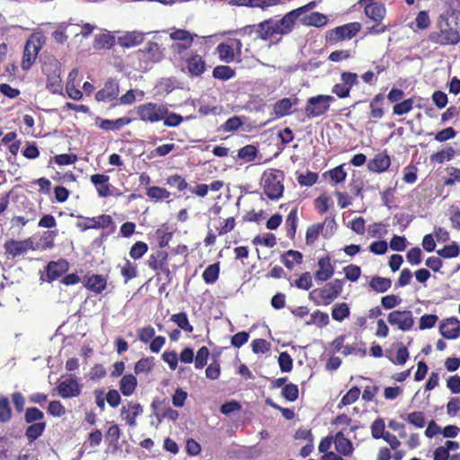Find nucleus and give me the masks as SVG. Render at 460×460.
<instances>
[{
  "label": "nucleus",
  "mask_w": 460,
  "mask_h": 460,
  "mask_svg": "<svg viewBox=\"0 0 460 460\" xmlns=\"http://www.w3.org/2000/svg\"><path fill=\"white\" fill-rule=\"evenodd\" d=\"M179 60L183 63L182 70L187 71L191 76H200L206 70L204 58L196 52L191 51Z\"/></svg>",
  "instance_id": "6e6552de"
},
{
  "label": "nucleus",
  "mask_w": 460,
  "mask_h": 460,
  "mask_svg": "<svg viewBox=\"0 0 460 460\" xmlns=\"http://www.w3.org/2000/svg\"><path fill=\"white\" fill-rule=\"evenodd\" d=\"M67 270V263L65 261H50L47 268V276L49 279H58Z\"/></svg>",
  "instance_id": "cd10ccee"
},
{
  "label": "nucleus",
  "mask_w": 460,
  "mask_h": 460,
  "mask_svg": "<svg viewBox=\"0 0 460 460\" xmlns=\"http://www.w3.org/2000/svg\"><path fill=\"white\" fill-rule=\"evenodd\" d=\"M438 317L436 314H424L420 319L419 328L420 330L430 329L435 326Z\"/></svg>",
  "instance_id": "338daca9"
},
{
  "label": "nucleus",
  "mask_w": 460,
  "mask_h": 460,
  "mask_svg": "<svg viewBox=\"0 0 460 460\" xmlns=\"http://www.w3.org/2000/svg\"><path fill=\"white\" fill-rule=\"evenodd\" d=\"M405 420L417 428H423L425 426V416L422 411H413L407 414Z\"/></svg>",
  "instance_id": "864d4df0"
},
{
  "label": "nucleus",
  "mask_w": 460,
  "mask_h": 460,
  "mask_svg": "<svg viewBox=\"0 0 460 460\" xmlns=\"http://www.w3.org/2000/svg\"><path fill=\"white\" fill-rule=\"evenodd\" d=\"M143 412L142 406L137 402H128L120 410V416L130 427H136V418Z\"/></svg>",
  "instance_id": "4468645a"
},
{
  "label": "nucleus",
  "mask_w": 460,
  "mask_h": 460,
  "mask_svg": "<svg viewBox=\"0 0 460 460\" xmlns=\"http://www.w3.org/2000/svg\"><path fill=\"white\" fill-rule=\"evenodd\" d=\"M153 365H154L153 358H141L136 363L135 373L137 375L147 374L152 369Z\"/></svg>",
  "instance_id": "8fccbe9b"
},
{
  "label": "nucleus",
  "mask_w": 460,
  "mask_h": 460,
  "mask_svg": "<svg viewBox=\"0 0 460 460\" xmlns=\"http://www.w3.org/2000/svg\"><path fill=\"white\" fill-rule=\"evenodd\" d=\"M167 253L164 251H157L152 253L147 260V265L153 270H160L164 264H166Z\"/></svg>",
  "instance_id": "7c9ffc66"
},
{
  "label": "nucleus",
  "mask_w": 460,
  "mask_h": 460,
  "mask_svg": "<svg viewBox=\"0 0 460 460\" xmlns=\"http://www.w3.org/2000/svg\"><path fill=\"white\" fill-rule=\"evenodd\" d=\"M44 418L43 412L36 407L28 408L25 411L24 420L27 423L41 420Z\"/></svg>",
  "instance_id": "052dcab7"
},
{
  "label": "nucleus",
  "mask_w": 460,
  "mask_h": 460,
  "mask_svg": "<svg viewBox=\"0 0 460 460\" xmlns=\"http://www.w3.org/2000/svg\"><path fill=\"white\" fill-rule=\"evenodd\" d=\"M132 121L131 119L128 117H121L115 120L111 119H102L100 123L98 124V127L100 128L105 129V130H119L124 126L129 124Z\"/></svg>",
  "instance_id": "a878e982"
},
{
  "label": "nucleus",
  "mask_w": 460,
  "mask_h": 460,
  "mask_svg": "<svg viewBox=\"0 0 460 460\" xmlns=\"http://www.w3.org/2000/svg\"><path fill=\"white\" fill-rule=\"evenodd\" d=\"M341 83L336 84L332 92L340 98H346L349 95L350 88L358 84V75L352 72H343L341 75Z\"/></svg>",
  "instance_id": "f8f14e48"
},
{
  "label": "nucleus",
  "mask_w": 460,
  "mask_h": 460,
  "mask_svg": "<svg viewBox=\"0 0 460 460\" xmlns=\"http://www.w3.org/2000/svg\"><path fill=\"white\" fill-rule=\"evenodd\" d=\"M108 181L109 176L104 174H93L91 176V181L96 186L99 196L107 197L111 194Z\"/></svg>",
  "instance_id": "bb28decb"
},
{
  "label": "nucleus",
  "mask_w": 460,
  "mask_h": 460,
  "mask_svg": "<svg viewBox=\"0 0 460 460\" xmlns=\"http://www.w3.org/2000/svg\"><path fill=\"white\" fill-rule=\"evenodd\" d=\"M196 34H191L186 30L177 29L170 33V39L175 41L171 46L174 58L180 59L188 55L191 51H188L193 43Z\"/></svg>",
  "instance_id": "f03ea898"
},
{
  "label": "nucleus",
  "mask_w": 460,
  "mask_h": 460,
  "mask_svg": "<svg viewBox=\"0 0 460 460\" xmlns=\"http://www.w3.org/2000/svg\"><path fill=\"white\" fill-rule=\"evenodd\" d=\"M303 8L295 9L288 13L283 18L278 21L272 19L271 25L273 26L275 35H286L289 33L295 24L296 20L302 14Z\"/></svg>",
  "instance_id": "1a4fd4ad"
},
{
  "label": "nucleus",
  "mask_w": 460,
  "mask_h": 460,
  "mask_svg": "<svg viewBox=\"0 0 460 460\" xmlns=\"http://www.w3.org/2000/svg\"><path fill=\"white\" fill-rule=\"evenodd\" d=\"M142 51L149 54L151 59L155 62L159 61L163 57L160 46L156 42H148Z\"/></svg>",
  "instance_id": "49530a36"
},
{
  "label": "nucleus",
  "mask_w": 460,
  "mask_h": 460,
  "mask_svg": "<svg viewBox=\"0 0 460 460\" xmlns=\"http://www.w3.org/2000/svg\"><path fill=\"white\" fill-rule=\"evenodd\" d=\"M45 422H37L30 425L25 431V435L29 441L32 442L35 439H37L40 436H41V434L45 430Z\"/></svg>",
  "instance_id": "c9c22d12"
},
{
  "label": "nucleus",
  "mask_w": 460,
  "mask_h": 460,
  "mask_svg": "<svg viewBox=\"0 0 460 460\" xmlns=\"http://www.w3.org/2000/svg\"><path fill=\"white\" fill-rule=\"evenodd\" d=\"M252 349L253 353H266L270 349V344L263 339H256L252 343Z\"/></svg>",
  "instance_id": "774afa93"
},
{
  "label": "nucleus",
  "mask_w": 460,
  "mask_h": 460,
  "mask_svg": "<svg viewBox=\"0 0 460 460\" xmlns=\"http://www.w3.org/2000/svg\"><path fill=\"white\" fill-rule=\"evenodd\" d=\"M369 286L378 293H385L391 288L392 281L388 278L376 276L371 279Z\"/></svg>",
  "instance_id": "c756f323"
},
{
  "label": "nucleus",
  "mask_w": 460,
  "mask_h": 460,
  "mask_svg": "<svg viewBox=\"0 0 460 460\" xmlns=\"http://www.w3.org/2000/svg\"><path fill=\"white\" fill-rule=\"evenodd\" d=\"M292 107L290 99L283 98L277 102L274 105V112L278 117H284L289 113Z\"/></svg>",
  "instance_id": "79ce46f5"
},
{
  "label": "nucleus",
  "mask_w": 460,
  "mask_h": 460,
  "mask_svg": "<svg viewBox=\"0 0 460 460\" xmlns=\"http://www.w3.org/2000/svg\"><path fill=\"white\" fill-rule=\"evenodd\" d=\"M456 151L453 147L449 146L441 151H438L431 155V161L438 164H443L446 161H450L455 156Z\"/></svg>",
  "instance_id": "4c0bfd02"
},
{
  "label": "nucleus",
  "mask_w": 460,
  "mask_h": 460,
  "mask_svg": "<svg viewBox=\"0 0 460 460\" xmlns=\"http://www.w3.org/2000/svg\"><path fill=\"white\" fill-rule=\"evenodd\" d=\"M305 22L310 26L323 27L327 23V17L321 13L314 12L305 18Z\"/></svg>",
  "instance_id": "ea45409f"
},
{
  "label": "nucleus",
  "mask_w": 460,
  "mask_h": 460,
  "mask_svg": "<svg viewBox=\"0 0 460 460\" xmlns=\"http://www.w3.org/2000/svg\"><path fill=\"white\" fill-rule=\"evenodd\" d=\"M390 158L385 155H376L367 164L368 170L374 172H382L388 169L390 166Z\"/></svg>",
  "instance_id": "5701e85b"
},
{
  "label": "nucleus",
  "mask_w": 460,
  "mask_h": 460,
  "mask_svg": "<svg viewBox=\"0 0 460 460\" xmlns=\"http://www.w3.org/2000/svg\"><path fill=\"white\" fill-rule=\"evenodd\" d=\"M360 29L361 24L359 22H349L329 31L326 35V40L330 44H336L341 40H350L357 35Z\"/></svg>",
  "instance_id": "39448f33"
},
{
  "label": "nucleus",
  "mask_w": 460,
  "mask_h": 460,
  "mask_svg": "<svg viewBox=\"0 0 460 460\" xmlns=\"http://www.w3.org/2000/svg\"><path fill=\"white\" fill-rule=\"evenodd\" d=\"M216 50L221 61H224L226 63H230L234 61V46H230V44L220 43L217 45Z\"/></svg>",
  "instance_id": "2f4dec72"
},
{
  "label": "nucleus",
  "mask_w": 460,
  "mask_h": 460,
  "mask_svg": "<svg viewBox=\"0 0 460 460\" xmlns=\"http://www.w3.org/2000/svg\"><path fill=\"white\" fill-rule=\"evenodd\" d=\"M360 394V389L357 386L350 388L341 399L343 405H349L355 402Z\"/></svg>",
  "instance_id": "e2e57ef3"
},
{
  "label": "nucleus",
  "mask_w": 460,
  "mask_h": 460,
  "mask_svg": "<svg viewBox=\"0 0 460 460\" xmlns=\"http://www.w3.org/2000/svg\"><path fill=\"white\" fill-rule=\"evenodd\" d=\"M329 323V315L327 314L316 311L311 314V318L306 322L307 325L317 324L318 326H325Z\"/></svg>",
  "instance_id": "5fc2aeb1"
},
{
  "label": "nucleus",
  "mask_w": 460,
  "mask_h": 460,
  "mask_svg": "<svg viewBox=\"0 0 460 460\" xmlns=\"http://www.w3.org/2000/svg\"><path fill=\"white\" fill-rule=\"evenodd\" d=\"M284 173L276 169L265 171L261 177V185L265 195L272 200L282 197L284 191Z\"/></svg>",
  "instance_id": "f257e3e1"
},
{
  "label": "nucleus",
  "mask_w": 460,
  "mask_h": 460,
  "mask_svg": "<svg viewBox=\"0 0 460 460\" xmlns=\"http://www.w3.org/2000/svg\"><path fill=\"white\" fill-rule=\"evenodd\" d=\"M279 365L282 372H290L293 367V359L290 355L284 351L279 356Z\"/></svg>",
  "instance_id": "bf43d9fd"
},
{
  "label": "nucleus",
  "mask_w": 460,
  "mask_h": 460,
  "mask_svg": "<svg viewBox=\"0 0 460 460\" xmlns=\"http://www.w3.org/2000/svg\"><path fill=\"white\" fill-rule=\"evenodd\" d=\"M212 74L214 78L222 81H226L233 78L235 75V72L228 66H217L213 69Z\"/></svg>",
  "instance_id": "f704fd0d"
},
{
  "label": "nucleus",
  "mask_w": 460,
  "mask_h": 460,
  "mask_svg": "<svg viewBox=\"0 0 460 460\" xmlns=\"http://www.w3.org/2000/svg\"><path fill=\"white\" fill-rule=\"evenodd\" d=\"M414 100L409 98L402 102L396 103L393 108V112L396 115H403L410 112L412 110Z\"/></svg>",
  "instance_id": "603ef678"
},
{
  "label": "nucleus",
  "mask_w": 460,
  "mask_h": 460,
  "mask_svg": "<svg viewBox=\"0 0 460 460\" xmlns=\"http://www.w3.org/2000/svg\"><path fill=\"white\" fill-rule=\"evenodd\" d=\"M147 244L144 242H137L130 249L129 255L134 260L140 259L147 252Z\"/></svg>",
  "instance_id": "680f3d73"
},
{
  "label": "nucleus",
  "mask_w": 460,
  "mask_h": 460,
  "mask_svg": "<svg viewBox=\"0 0 460 460\" xmlns=\"http://www.w3.org/2000/svg\"><path fill=\"white\" fill-rule=\"evenodd\" d=\"M84 285L91 291L100 294L105 289L107 280L102 275H92L87 278Z\"/></svg>",
  "instance_id": "393cba45"
},
{
  "label": "nucleus",
  "mask_w": 460,
  "mask_h": 460,
  "mask_svg": "<svg viewBox=\"0 0 460 460\" xmlns=\"http://www.w3.org/2000/svg\"><path fill=\"white\" fill-rule=\"evenodd\" d=\"M12 417V410L6 397L0 398V422H7Z\"/></svg>",
  "instance_id": "3c124183"
},
{
  "label": "nucleus",
  "mask_w": 460,
  "mask_h": 460,
  "mask_svg": "<svg viewBox=\"0 0 460 460\" xmlns=\"http://www.w3.org/2000/svg\"><path fill=\"white\" fill-rule=\"evenodd\" d=\"M385 421L383 419H376L371 425V434L376 439L382 438L385 433Z\"/></svg>",
  "instance_id": "4d7b16f0"
},
{
  "label": "nucleus",
  "mask_w": 460,
  "mask_h": 460,
  "mask_svg": "<svg viewBox=\"0 0 460 460\" xmlns=\"http://www.w3.org/2000/svg\"><path fill=\"white\" fill-rule=\"evenodd\" d=\"M297 226V211L293 209L289 212L286 218L287 234L290 237H294Z\"/></svg>",
  "instance_id": "37998d69"
},
{
  "label": "nucleus",
  "mask_w": 460,
  "mask_h": 460,
  "mask_svg": "<svg viewBox=\"0 0 460 460\" xmlns=\"http://www.w3.org/2000/svg\"><path fill=\"white\" fill-rule=\"evenodd\" d=\"M138 118L144 122L156 123L164 119L167 114V106L156 102H146L136 109Z\"/></svg>",
  "instance_id": "7ed1b4c3"
},
{
  "label": "nucleus",
  "mask_w": 460,
  "mask_h": 460,
  "mask_svg": "<svg viewBox=\"0 0 460 460\" xmlns=\"http://www.w3.org/2000/svg\"><path fill=\"white\" fill-rule=\"evenodd\" d=\"M58 394L62 398L76 397L81 393V385L75 378H68L62 381L57 387Z\"/></svg>",
  "instance_id": "2eb2a0df"
},
{
  "label": "nucleus",
  "mask_w": 460,
  "mask_h": 460,
  "mask_svg": "<svg viewBox=\"0 0 460 460\" xmlns=\"http://www.w3.org/2000/svg\"><path fill=\"white\" fill-rule=\"evenodd\" d=\"M282 395L290 402H294L298 397V387L294 384L286 385L282 389Z\"/></svg>",
  "instance_id": "0e129e2a"
},
{
  "label": "nucleus",
  "mask_w": 460,
  "mask_h": 460,
  "mask_svg": "<svg viewBox=\"0 0 460 460\" xmlns=\"http://www.w3.org/2000/svg\"><path fill=\"white\" fill-rule=\"evenodd\" d=\"M460 252L459 246L453 243L449 245L444 246L442 249L437 251V253L443 258L450 259L457 257Z\"/></svg>",
  "instance_id": "de8ad7c7"
},
{
  "label": "nucleus",
  "mask_w": 460,
  "mask_h": 460,
  "mask_svg": "<svg viewBox=\"0 0 460 460\" xmlns=\"http://www.w3.org/2000/svg\"><path fill=\"white\" fill-rule=\"evenodd\" d=\"M115 43V38L110 34L96 35L93 42V47L96 49H110Z\"/></svg>",
  "instance_id": "473e14b6"
},
{
  "label": "nucleus",
  "mask_w": 460,
  "mask_h": 460,
  "mask_svg": "<svg viewBox=\"0 0 460 460\" xmlns=\"http://www.w3.org/2000/svg\"><path fill=\"white\" fill-rule=\"evenodd\" d=\"M144 40V34L140 31H130L119 37L118 42L124 48H130L139 45Z\"/></svg>",
  "instance_id": "4be33fe9"
},
{
  "label": "nucleus",
  "mask_w": 460,
  "mask_h": 460,
  "mask_svg": "<svg viewBox=\"0 0 460 460\" xmlns=\"http://www.w3.org/2000/svg\"><path fill=\"white\" fill-rule=\"evenodd\" d=\"M258 150L253 145H247L238 151V157L240 159L245 160L246 162H251L254 160Z\"/></svg>",
  "instance_id": "09e8293b"
},
{
  "label": "nucleus",
  "mask_w": 460,
  "mask_h": 460,
  "mask_svg": "<svg viewBox=\"0 0 460 460\" xmlns=\"http://www.w3.org/2000/svg\"><path fill=\"white\" fill-rule=\"evenodd\" d=\"M439 28V32L431 34V41L441 45H456L460 41L458 31L450 27L447 20L440 22Z\"/></svg>",
  "instance_id": "0eeeda50"
},
{
  "label": "nucleus",
  "mask_w": 460,
  "mask_h": 460,
  "mask_svg": "<svg viewBox=\"0 0 460 460\" xmlns=\"http://www.w3.org/2000/svg\"><path fill=\"white\" fill-rule=\"evenodd\" d=\"M146 195L152 199L162 200L168 199L170 197V192L164 188L153 186L147 189Z\"/></svg>",
  "instance_id": "c03bdc74"
},
{
  "label": "nucleus",
  "mask_w": 460,
  "mask_h": 460,
  "mask_svg": "<svg viewBox=\"0 0 460 460\" xmlns=\"http://www.w3.org/2000/svg\"><path fill=\"white\" fill-rule=\"evenodd\" d=\"M343 285L344 282L342 279H334L326 284L323 288L313 290L309 296L313 298L315 294H318L325 304H330L341 293Z\"/></svg>",
  "instance_id": "9d476101"
},
{
  "label": "nucleus",
  "mask_w": 460,
  "mask_h": 460,
  "mask_svg": "<svg viewBox=\"0 0 460 460\" xmlns=\"http://www.w3.org/2000/svg\"><path fill=\"white\" fill-rule=\"evenodd\" d=\"M219 275V263H214L207 267L203 271L202 277L207 284H212L217 281Z\"/></svg>",
  "instance_id": "58836bf2"
},
{
  "label": "nucleus",
  "mask_w": 460,
  "mask_h": 460,
  "mask_svg": "<svg viewBox=\"0 0 460 460\" xmlns=\"http://www.w3.org/2000/svg\"><path fill=\"white\" fill-rule=\"evenodd\" d=\"M112 223L111 216L102 215L95 217L86 218V223L84 225L79 224V226H81L83 230L107 228Z\"/></svg>",
  "instance_id": "aec40b11"
},
{
  "label": "nucleus",
  "mask_w": 460,
  "mask_h": 460,
  "mask_svg": "<svg viewBox=\"0 0 460 460\" xmlns=\"http://www.w3.org/2000/svg\"><path fill=\"white\" fill-rule=\"evenodd\" d=\"M120 273L127 283L129 279L137 277V266L128 260H125V264L121 267Z\"/></svg>",
  "instance_id": "6e6d98bb"
},
{
  "label": "nucleus",
  "mask_w": 460,
  "mask_h": 460,
  "mask_svg": "<svg viewBox=\"0 0 460 460\" xmlns=\"http://www.w3.org/2000/svg\"><path fill=\"white\" fill-rule=\"evenodd\" d=\"M333 443L335 445L336 451L342 456H349L353 451L351 441L345 438L341 431H339L335 435Z\"/></svg>",
  "instance_id": "412c9836"
},
{
  "label": "nucleus",
  "mask_w": 460,
  "mask_h": 460,
  "mask_svg": "<svg viewBox=\"0 0 460 460\" xmlns=\"http://www.w3.org/2000/svg\"><path fill=\"white\" fill-rule=\"evenodd\" d=\"M171 320L184 332L189 333L193 332V326L189 323L187 314L185 313L174 314L172 315Z\"/></svg>",
  "instance_id": "e433bc0d"
},
{
  "label": "nucleus",
  "mask_w": 460,
  "mask_h": 460,
  "mask_svg": "<svg viewBox=\"0 0 460 460\" xmlns=\"http://www.w3.org/2000/svg\"><path fill=\"white\" fill-rule=\"evenodd\" d=\"M7 253L13 257L26 252L28 250H34L33 242L29 238L23 241L10 240L4 243Z\"/></svg>",
  "instance_id": "f3484780"
},
{
  "label": "nucleus",
  "mask_w": 460,
  "mask_h": 460,
  "mask_svg": "<svg viewBox=\"0 0 460 460\" xmlns=\"http://www.w3.org/2000/svg\"><path fill=\"white\" fill-rule=\"evenodd\" d=\"M271 23L272 19H268L256 24V36L253 37V40L261 39L267 40L275 36Z\"/></svg>",
  "instance_id": "b1692460"
},
{
  "label": "nucleus",
  "mask_w": 460,
  "mask_h": 460,
  "mask_svg": "<svg viewBox=\"0 0 460 460\" xmlns=\"http://www.w3.org/2000/svg\"><path fill=\"white\" fill-rule=\"evenodd\" d=\"M335 101L332 95L319 94L307 100L305 112L308 118H316L323 115L330 108V104Z\"/></svg>",
  "instance_id": "20e7f679"
},
{
  "label": "nucleus",
  "mask_w": 460,
  "mask_h": 460,
  "mask_svg": "<svg viewBox=\"0 0 460 460\" xmlns=\"http://www.w3.org/2000/svg\"><path fill=\"white\" fill-rule=\"evenodd\" d=\"M345 277L347 279L355 282L358 279L361 274V269L360 267L350 264L343 269Z\"/></svg>",
  "instance_id": "69168bd1"
},
{
  "label": "nucleus",
  "mask_w": 460,
  "mask_h": 460,
  "mask_svg": "<svg viewBox=\"0 0 460 460\" xmlns=\"http://www.w3.org/2000/svg\"><path fill=\"white\" fill-rule=\"evenodd\" d=\"M303 254L298 251L288 250L285 255L283 256V263L284 265L291 270L294 267V264H299L302 262Z\"/></svg>",
  "instance_id": "72a5a7b5"
},
{
  "label": "nucleus",
  "mask_w": 460,
  "mask_h": 460,
  "mask_svg": "<svg viewBox=\"0 0 460 460\" xmlns=\"http://www.w3.org/2000/svg\"><path fill=\"white\" fill-rule=\"evenodd\" d=\"M71 26V23L68 22H61L58 25L57 29L52 32L53 39L59 44H64L67 40V35L66 34L68 28Z\"/></svg>",
  "instance_id": "a19ab883"
},
{
  "label": "nucleus",
  "mask_w": 460,
  "mask_h": 460,
  "mask_svg": "<svg viewBox=\"0 0 460 460\" xmlns=\"http://www.w3.org/2000/svg\"><path fill=\"white\" fill-rule=\"evenodd\" d=\"M119 93V83L115 79L110 78L104 87L96 93L95 99L98 102H111L118 97Z\"/></svg>",
  "instance_id": "ddd939ff"
},
{
  "label": "nucleus",
  "mask_w": 460,
  "mask_h": 460,
  "mask_svg": "<svg viewBox=\"0 0 460 460\" xmlns=\"http://www.w3.org/2000/svg\"><path fill=\"white\" fill-rule=\"evenodd\" d=\"M364 13L374 22H382L386 14V8L383 3L364 4Z\"/></svg>",
  "instance_id": "a211bd4d"
},
{
  "label": "nucleus",
  "mask_w": 460,
  "mask_h": 460,
  "mask_svg": "<svg viewBox=\"0 0 460 460\" xmlns=\"http://www.w3.org/2000/svg\"><path fill=\"white\" fill-rule=\"evenodd\" d=\"M319 269L315 272V280L317 282H323L332 278L334 272L333 266L331 263L329 257L321 258L318 261Z\"/></svg>",
  "instance_id": "6ab92c4d"
},
{
  "label": "nucleus",
  "mask_w": 460,
  "mask_h": 460,
  "mask_svg": "<svg viewBox=\"0 0 460 460\" xmlns=\"http://www.w3.org/2000/svg\"><path fill=\"white\" fill-rule=\"evenodd\" d=\"M387 321L391 325H397L402 332L411 330L414 324V319L411 311H393L388 314Z\"/></svg>",
  "instance_id": "9b49d317"
},
{
  "label": "nucleus",
  "mask_w": 460,
  "mask_h": 460,
  "mask_svg": "<svg viewBox=\"0 0 460 460\" xmlns=\"http://www.w3.org/2000/svg\"><path fill=\"white\" fill-rule=\"evenodd\" d=\"M137 384V378L133 375H125L120 379L119 389L125 396H129L134 393Z\"/></svg>",
  "instance_id": "c85d7f7f"
},
{
  "label": "nucleus",
  "mask_w": 460,
  "mask_h": 460,
  "mask_svg": "<svg viewBox=\"0 0 460 460\" xmlns=\"http://www.w3.org/2000/svg\"><path fill=\"white\" fill-rule=\"evenodd\" d=\"M439 332L446 339L457 338L460 335V322L456 317L443 320L439 326Z\"/></svg>",
  "instance_id": "dca6fc26"
},
{
  "label": "nucleus",
  "mask_w": 460,
  "mask_h": 460,
  "mask_svg": "<svg viewBox=\"0 0 460 460\" xmlns=\"http://www.w3.org/2000/svg\"><path fill=\"white\" fill-rule=\"evenodd\" d=\"M209 355L208 349L205 346L201 347L195 357V367L199 369L207 365Z\"/></svg>",
  "instance_id": "13d9d810"
},
{
  "label": "nucleus",
  "mask_w": 460,
  "mask_h": 460,
  "mask_svg": "<svg viewBox=\"0 0 460 460\" xmlns=\"http://www.w3.org/2000/svg\"><path fill=\"white\" fill-rule=\"evenodd\" d=\"M349 315V308L346 303H341L333 307L332 316L334 320L341 322Z\"/></svg>",
  "instance_id": "a18cd8bd"
},
{
  "label": "nucleus",
  "mask_w": 460,
  "mask_h": 460,
  "mask_svg": "<svg viewBox=\"0 0 460 460\" xmlns=\"http://www.w3.org/2000/svg\"><path fill=\"white\" fill-rule=\"evenodd\" d=\"M45 40L40 36L32 35L27 40L23 57L22 60V68L23 70H29L32 64L35 62L38 53L43 47Z\"/></svg>",
  "instance_id": "423d86ee"
}]
</instances>
